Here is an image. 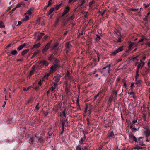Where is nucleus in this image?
Instances as JSON below:
<instances>
[{
    "label": "nucleus",
    "instance_id": "nucleus-60",
    "mask_svg": "<svg viewBox=\"0 0 150 150\" xmlns=\"http://www.w3.org/2000/svg\"><path fill=\"white\" fill-rule=\"evenodd\" d=\"M6 101H4V103L2 106V107H5V105H6Z\"/></svg>",
    "mask_w": 150,
    "mask_h": 150
},
{
    "label": "nucleus",
    "instance_id": "nucleus-15",
    "mask_svg": "<svg viewBox=\"0 0 150 150\" xmlns=\"http://www.w3.org/2000/svg\"><path fill=\"white\" fill-rule=\"evenodd\" d=\"M57 67V64H54L51 67V71H54L56 70Z\"/></svg>",
    "mask_w": 150,
    "mask_h": 150
},
{
    "label": "nucleus",
    "instance_id": "nucleus-35",
    "mask_svg": "<svg viewBox=\"0 0 150 150\" xmlns=\"http://www.w3.org/2000/svg\"><path fill=\"white\" fill-rule=\"evenodd\" d=\"M137 119L136 118L134 119L132 121L133 124H135L137 122Z\"/></svg>",
    "mask_w": 150,
    "mask_h": 150
},
{
    "label": "nucleus",
    "instance_id": "nucleus-58",
    "mask_svg": "<svg viewBox=\"0 0 150 150\" xmlns=\"http://www.w3.org/2000/svg\"><path fill=\"white\" fill-rule=\"evenodd\" d=\"M30 141L31 142H34V138L33 137L31 138Z\"/></svg>",
    "mask_w": 150,
    "mask_h": 150
},
{
    "label": "nucleus",
    "instance_id": "nucleus-13",
    "mask_svg": "<svg viewBox=\"0 0 150 150\" xmlns=\"http://www.w3.org/2000/svg\"><path fill=\"white\" fill-rule=\"evenodd\" d=\"M37 33L38 34L37 40H39L41 39L42 37L44 35V34L42 33H40L39 32H38Z\"/></svg>",
    "mask_w": 150,
    "mask_h": 150
},
{
    "label": "nucleus",
    "instance_id": "nucleus-28",
    "mask_svg": "<svg viewBox=\"0 0 150 150\" xmlns=\"http://www.w3.org/2000/svg\"><path fill=\"white\" fill-rule=\"evenodd\" d=\"M35 137L37 138L38 139V140L40 142H42L44 141V139L42 137L41 138H38V137H37L36 136H35Z\"/></svg>",
    "mask_w": 150,
    "mask_h": 150
},
{
    "label": "nucleus",
    "instance_id": "nucleus-10",
    "mask_svg": "<svg viewBox=\"0 0 150 150\" xmlns=\"http://www.w3.org/2000/svg\"><path fill=\"white\" fill-rule=\"evenodd\" d=\"M85 0H81L80 2L79 3L77 6V8L79 9L81 8V6L83 5V4L85 3Z\"/></svg>",
    "mask_w": 150,
    "mask_h": 150
},
{
    "label": "nucleus",
    "instance_id": "nucleus-62",
    "mask_svg": "<svg viewBox=\"0 0 150 150\" xmlns=\"http://www.w3.org/2000/svg\"><path fill=\"white\" fill-rule=\"evenodd\" d=\"M39 108V107L38 106V105H37L35 107V109L38 110Z\"/></svg>",
    "mask_w": 150,
    "mask_h": 150
},
{
    "label": "nucleus",
    "instance_id": "nucleus-45",
    "mask_svg": "<svg viewBox=\"0 0 150 150\" xmlns=\"http://www.w3.org/2000/svg\"><path fill=\"white\" fill-rule=\"evenodd\" d=\"M76 150H81V147L79 146H77Z\"/></svg>",
    "mask_w": 150,
    "mask_h": 150
},
{
    "label": "nucleus",
    "instance_id": "nucleus-54",
    "mask_svg": "<svg viewBox=\"0 0 150 150\" xmlns=\"http://www.w3.org/2000/svg\"><path fill=\"white\" fill-rule=\"evenodd\" d=\"M134 85V83H132L130 86V87L131 88H132Z\"/></svg>",
    "mask_w": 150,
    "mask_h": 150
},
{
    "label": "nucleus",
    "instance_id": "nucleus-48",
    "mask_svg": "<svg viewBox=\"0 0 150 150\" xmlns=\"http://www.w3.org/2000/svg\"><path fill=\"white\" fill-rule=\"evenodd\" d=\"M121 41H122V40H121V38H118V39L117 40V42H121Z\"/></svg>",
    "mask_w": 150,
    "mask_h": 150
},
{
    "label": "nucleus",
    "instance_id": "nucleus-25",
    "mask_svg": "<svg viewBox=\"0 0 150 150\" xmlns=\"http://www.w3.org/2000/svg\"><path fill=\"white\" fill-rule=\"evenodd\" d=\"M50 42H49L47 44L44 49L46 50H47L49 48L50 45Z\"/></svg>",
    "mask_w": 150,
    "mask_h": 150
},
{
    "label": "nucleus",
    "instance_id": "nucleus-47",
    "mask_svg": "<svg viewBox=\"0 0 150 150\" xmlns=\"http://www.w3.org/2000/svg\"><path fill=\"white\" fill-rule=\"evenodd\" d=\"M22 23V22L21 21H19L18 24L16 25V26H18L20 25Z\"/></svg>",
    "mask_w": 150,
    "mask_h": 150
},
{
    "label": "nucleus",
    "instance_id": "nucleus-46",
    "mask_svg": "<svg viewBox=\"0 0 150 150\" xmlns=\"http://www.w3.org/2000/svg\"><path fill=\"white\" fill-rule=\"evenodd\" d=\"M73 18V16H71L68 19V21H70V20H72V18Z\"/></svg>",
    "mask_w": 150,
    "mask_h": 150
},
{
    "label": "nucleus",
    "instance_id": "nucleus-6",
    "mask_svg": "<svg viewBox=\"0 0 150 150\" xmlns=\"http://www.w3.org/2000/svg\"><path fill=\"white\" fill-rule=\"evenodd\" d=\"M122 50L123 49L122 47H120L119 48L117 49L115 51L112 52L111 54L112 55H115L116 54L122 51Z\"/></svg>",
    "mask_w": 150,
    "mask_h": 150
},
{
    "label": "nucleus",
    "instance_id": "nucleus-51",
    "mask_svg": "<svg viewBox=\"0 0 150 150\" xmlns=\"http://www.w3.org/2000/svg\"><path fill=\"white\" fill-rule=\"evenodd\" d=\"M100 93H98L97 95L95 96H94V99H96L97 97H98L100 94Z\"/></svg>",
    "mask_w": 150,
    "mask_h": 150
},
{
    "label": "nucleus",
    "instance_id": "nucleus-21",
    "mask_svg": "<svg viewBox=\"0 0 150 150\" xmlns=\"http://www.w3.org/2000/svg\"><path fill=\"white\" fill-rule=\"evenodd\" d=\"M29 50L28 49H27L23 50L21 53L22 55H25L29 51Z\"/></svg>",
    "mask_w": 150,
    "mask_h": 150
},
{
    "label": "nucleus",
    "instance_id": "nucleus-17",
    "mask_svg": "<svg viewBox=\"0 0 150 150\" xmlns=\"http://www.w3.org/2000/svg\"><path fill=\"white\" fill-rule=\"evenodd\" d=\"M69 7L67 6L66 7L65 10L62 13V15L64 16L69 11Z\"/></svg>",
    "mask_w": 150,
    "mask_h": 150
},
{
    "label": "nucleus",
    "instance_id": "nucleus-57",
    "mask_svg": "<svg viewBox=\"0 0 150 150\" xmlns=\"http://www.w3.org/2000/svg\"><path fill=\"white\" fill-rule=\"evenodd\" d=\"M77 103V105H78V106L77 107V109L78 110H79V109H80L79 105V104L78 102Z\"/></svg>",
    "mask_w": 150,
    "mask_h": 150
},
{
    "label": "nucleus",
    "instance_id": "nucleus-36",
    "mask_svg": "<svg viewBox=\"0 0 150 150\" xmlns=\"http://www.w3.org/2000/svg\"><path fill=\"white\" fill-rule=\"evenodd\" d=\"M97 37L96 38V41H98L100 39V36L98 35H97Z\"/></svg>",
    "mask_w": 150,
    "mask_h": 150
},
{
    "label": "nucleus",
    "instance_id": "nucleus-49",
    "mask_svg": "<svg viewBox=\"0 0 150 150\" xmlns=\"http://www.w3.org/2000/svg\"><path fill=\"white\" fill-rule=\"evenodd\" d=\"M53 56L52 55H51L50 57L49 58V59L50 60H52V59L53 58Z\"/></svg>",
    "mask_w": 150,
    "mask_h": 150
},
{
    "label": "nucleus",
    "instance_id": "nucleus-4",
    "mask_svg": "<svg viewBox=\"0 0 150 150\" xmlns=\"http://www.w3.org/2000/svg\"><path fill=\"white\" fill-rule=\"evenodd\" d=\"M48 63L46 61H42L39 62V66L40 68H42V67L44 65L47 66L48 65Z\"/></svg>",
    "mask_w": 150,
    "mask_h": 150
},
{
    "label": "nucleus",
    "instance_id": "nucleus-12",
    "mask_svg": "<svg viewBox=\"0 0 150 150\" xmlns=\"http://www.w3.org/2000/svg\"><path fill=\"white\" fill-rule=\"evenodd\" d=\"M146 130L144 132L145 134L147 136H150V130L149 128H146Z\"/></svg>",
    "mask_w": 150,
    "mask_h": 150
},
{
    "label": "nucleus",
    "instance_id": "nucleus-27",
    "mask_svg": "<svg viewBox=\"0 0 150 150\" xmlns=\"http://www.w3.org/2000/svg\"><path fill=\"white\" fill-rule=\"evenodd\" d=\"M54 8H51L49 10L48 12V15H50L54 11Z\"/></svg>",
    "mask_w": 150,
    "mask_h": 150
},
{
    "label": "nucleus",
    "instance_id": "nucleus-23",
    "mask_svg": "<svg viewBox=\"0 0 150 150\" xmlns=\"http://www.w3.org/2000/svg\"><path fill=\"white\" fill-rule=\"evenodd\" d=\"M41 45V44L40 43H39L37 44H36L34 45L33 46V48H32V49L33 48H38L40 47V45Z\"/></svg>",
    "mask_w": 150,
    "mask_h": 150
},
{
    "label": "nucleus",
    "instance_id": "nucleus-33",
    "mask_svg": "<svg viewBox=\"0 0 150 150\" xmlns=\"http://www.w3.org/2000/svg\"><path fill=\"white\" fill-rule=\"evenodd\" d=\"M5 26L2 22H0V28H4Z\"/></svg>",
    "mask_w": 150,
    "mask_h": 150
},
{
    "label": "nucleus",
    "instance_id": "nucleus-22",
    "mask_svg": "<svg viewBox=\"0 0 150 150\" xmlns=\"http://www.w3.org/2000/svg\"><path fill=\"white\" fill-rule=\"evenodd\" d=\"M60 78L58 76H55L53 78L54 80L56 82H58L59 81Z\"/></svg>",
    "mask_w": 150,
    "mask_h": 150
},
{
    "label": "nucleus",
    "instance_id": "nucleus-39",
    "mask_svg": "<svg viewBox=\"0 0 150 150\" xmlns=\"http://www.w3.org/2000/svg\"><path fill=\"white\" fill-rule=\"evenodd\" d=\"M134 42L131 43L130 44V45L129 46V49H131L132 48V47L134 45Z\"/></svg>",
    "mask_w": 150,
    "mask_h": 150
},
{
    "label": "nucleus",
    "instance_id": "nucleus-61",
    "mask_svg": "<svg viewBox=\"0 0 150 150\" xmlns=\"http://www.w3.org/2000/svg\"><path fill=\"white\" fill-rule=\"evenodd\" d=\"M52 132H48V134L50 136H51L52 134Z\"/></svg>",
    "mask_w": 150,
    "mask_h": 150
},
{
    "label": "nucleus",
    "instance_id": "nucleus-20",
    "mask_svg": "<svg viewBox=\"0 0 150 150\" xmlns=\"http://www.w3.org/2000/svg\"><path fill=\"white\" fill-rule=\"evenodd\" d=\"M114 33L117 36H119L120 35V32L118 30L115 29V30L114 31Z\"/></svg>",
    "mask_w": 150,
    "mask_h": 150
},
{
    "label": "nucleus",
    "instance_id": "nucleus-1",
    "mask_svg": "<svg viewBox=\"0 0 150 150\" xmlns=\"http://www.w3.org/2000/svg\"><path fill=\"white\" fill-rule=\"evenodd\" d=\"M66 112L65 110H64L63 112H62L61 113H60V116H63V117H64V120L63 121L62 120V122L61 123L62 124V132L61 133L62 134L63 133V132L64 130V126H66V125H67V120H65V119L66 118Z\"/></svg>",
    "mask_w": 150,
    "mask_h": 150
},
{
    "label": "nucleus",
    "instance_id": "nucleus-14",
    "mask_svg": "<svg viewBox=\"0 0 150 150\" xmlns=\"http://www.w3.org/2000/svg\"><path fill=\"white\" fill-rule=\"evenodd\" d=\"M26 45L25 43H24L20 46H19L17 48V50L18 51H20Z\"/></svg>",
    "mask_w": 150,
    "mask_h": 150
},
{
    "label": "nucleus",
    "instance_id": "nucleus-26",
    "mask_svg": "<svg viewBox=\"0 0 150 150\" xmlns=\"http://www.w3.org/2000/svg\"><path fill=\"white\" fill-rule=\"evenodd\" d=\"M29 19V16L27 15H25V17L24 18L22 19V21H27V20H28Z\"/></svg>",
    "mask_w": 150,
    "mask_h": 150
},
{
    "label": "nucleus",
    "instance_id": "nucleus-31",
    "mask_svg": "<svg viewBox=\"0 0 150 150\" xmlns=\"http://www.w3.org/2000/svg\"><path fill=\"white\" fill-rule=\"evenodd\" d=\"M145 39H146V38L144 37H143L141 39L139 40L138 41V42L139 43L142 42Z\"/></svg>",
    "mask_w": 150,
    "mask_h": 150
},
{
    "label": "nucleus",
    "instance_id": "nucleus-63",
    "mask_svg": "<svg viewBox=\"0 0 150 150\" xmlns=\"http://www.w3.org/2000/svg\"><path fill=\"white\" fill-rule=\"evenodd\" d=\"M134 94V93L132 92H131L129 93V94L130 95H133V94Z\"/></svg>",
    "mask_w": 150,
    "mask_h": 150
},
{
    "label": "nucleus",
    "instance_id": "nucleus-64",
    "mask_svg": "<svg viewBox=\"0 0 150 150\" xmlns=\"http://www.w3.org/2000/svg\"><path fill=\"white\" fill-rule=\"evenodd\" d=\"M148 66H150V59L148 63Z\"/></svg>",
    "mask_w": 150,
    "mask_h": 150
},
{
    "label": "nucleus",
    "instance_id": "nucleus-43",
    "mask_svg": "<svg viewBox=\"0 0 150 150\" xmlns=\"http://www.w3.org/2000/svg\"><path fill=\"white\" fill-rule=\"evenodd\" d=\"M52 4V0H49V1H48V6H49L50 5H51Z\"/></svg>",
    "mask_w": 150,
    "mask_h": 150
},
{
    "label": "nucleus",
    "instance_id": "nucleus-53",
    "mask_svg": "<svg viewBox=\"0 0 150 150\" xmlns=\"http://www.w3.org/2000/svg\"><path fill=\"white\" fill-rule=\"evenodd\" d=\"M47 50H45V49L44 48L42 50V52L44 54H45V52H46Z\"/></svg>",
    "mask_w": 150,
    "mask_h": 150
},
{
    "label": "nucleus",
    "instance_id": "nucleus-19",
    "mask_svg": "<svg viewBox=\"0 0 150 150\" xmlns=\"http://www.w3.org/2000/svg\"><path fill=\"white\" fill-rule=\"evenodd\" d=\"M64 87L66 89L68 90L69 87V85L68 84V82L67 81H65L64 82Z\"/></svg>",
    "mask_w": 150,
    "mask_h": 150
},
{
    "label": "nucleus",
    "instance_id": "nucleus-34",
    "mask_svg": "<svg viewBox=\"0 0 150 150\" xmlns=\"http://www.w3.org/2000/svg\"><path fill=\"white\" fill-rule=\"evenodd\" d=\"M143 148L142 147H140L136 145L135 147L133 148V149H143Z\"/></svg>",
    "mask_w": 150,
    "mask_h": 150
},
{
    "label": "nucleus",
    "instance_id": "nucleus-16",
    "mask_svg": "<svg viewBox=\"0 0 150 150\" xmlns=\"http://www.w3.org/2000/svg\"><path fill=\"white\" fill-rule=\"evenodd\" d=\"M65 78L67 79H70L71 78V76L70 74V73L69 71H67V72L66 74L65 75Z\"/></svg>",
    "mask_w": 150,
    "mask_h": 150
},
{
    "label": "nucleus",
    "instance_id": "nucleus-2",
    "mask_svg": "<svg viewBox=\"0 0 150 150\" xmlns=\"http://www.w3.org/2000/svg\"><path fill=\"white\" fill-rule=\"evenodd\" d=\"M110 65L109 64L108 66L104 67L102 69H100V72L103 74H106L110 72Z\"/></svg>",
    "mask_w": 150,
    "mask_h": 150
},
{
    "label": "nucleus",
    "instance_id": "nucleus-11",
    "mask_svg": "<svg viewBox=\"0 0 150 150\" xmlns=\"http://www.w3.org/2000/svg\"><path fill=\"white\" fill-rule=\"evenodd\" d=\"M57 86L58 84L57 83H54V85L51 87V88H50V90H51L52 91H53L54 90L57 88Z\"/></svg>",
    "mask_w": 150,
    "mask_h": 150
},
{
    "label": "nucleus",
    "instance_id": "nucleus-8",
    "mask_svg": "<svg viewBox=\"0 0 150 150\" xmlns=\"http://www.w3.org/2000/svg\"><path fill=\"white\" fill-rule=\"evenodd\" d=\"M129 139H133V140L135 142L137 141V139L136 137L134 136L133 134L131 132L129 133Z\"/></svg>",
    "mask_w": 150,
    "mask_h": 150
},
{
    "label": "nucleus",
    "instance_id": "nucleus-44",
    "mask_svg": "<svg viewBox=\"0 0 150 150\" xmlns=\"http://www.w3.org/2000/svg\"><path fill=\"white\" fill-rule=\"evenodd\" d=\"M57 98V96L56 94H54V96L53 97V98L54 100H56Z\"/></svg>",
    "mask_w": 150,
    "mask_h": 150
},
{
    "label": "nucleus",
    "instance_id": "nucleus-37",
    "mask_svg": "<svg viewBox=\"0 0 150 150\" xmlns=\"http://www.w3.org/2000/svg\"><path fill=\"white\" fill-rule=\"evenodd\" d=\"M139 130V129L136 128L135 127H133L132 130V132H135L136 131H138Z\"/></svg>",
    "mask_w": 150,
    "mask_h": 150
},
{
    "label": "nucleus",
    "instance_id": "nucleus-40",
    "mask_svg": "<svg viewBox=\"0 0 150 150\" xmlns=\"http://www.w3.org/2000/svg\"><path fill=\"white\" fill-rule=\"evenodd\" d=\"M38 53V52H35L32 57V58H34L35 56H36Z\"/></svg>",
    "mask_w": 150,
    "mask_h": 150
},
{
    "label": "nucleus",
    "instance_id": "nucleus-3",
    "mask_svg": "<svg viewBox=\"0 0 150 150\" xmlns=\"http://www.w3.org/2000/svg\"><path fill=\"white\" fill-rule=\"evenodd\" d=\"M71 45L69 42H67L65 45V52L66 54H67L69 51H70L71 48Z\"/></svg>",
    "mask_w": 150,
    "mask_h": 150
},
{
    "label": "nucleus",
    "instance_id": "nucleus-7",
    "mask_svg": "<svg viewBox=\"0 0 150 150\" xmlns=\"http://www.w3.org/2000/svg\"><path fill=\"white\" fill-rule=\"evenodd\" d=\"M140 62L138 63V65H137V69H138V70L140 68L142 69L145 64V62H143L142 60H140Z\"/></svg>",
    "mask_w": 150,
    "mask_h": 150
},
{
    "label": "nucleus",
    "instance_id": "nucleus-32",
    "mask_svg": "<svg viewBox=\"0 0 150 150\" xmlns=\"http://www.w3.org/2000/svg\"><path fill=\"white\" fill-rule=\"evenodd\" d=\"M61 4H62L61 3L59 5H57L56 6L54 7V9H56V10H58Z\"/></svg>",
    "mask_w": 150,
    "mask_h": 150
},
{
    "label": "nucleus",
    "instance_id": "nucleus-9",
    "mask_svg": "<svg viewBox=\"0 0 150 150\" xmlns=\"http://www.w3.org/2000/svg\"><path fill=\"white\" fill-rule=\"evenodd\" d=\"M33 7H32L28 9V10L26 12V13H25V14H28L29 15H31L32 14V12H33Z\"/></svg>",
    "mask_w": 150,
    "mask_h": 150
},
{
    "label": "nucleus",
    "instance_id": "nucleus-56",
    "mask_svg": "<svg viewBox=\"0 0 150 150\" xmlns=\"http://www.w3.org/2000/svg\"><path fill=\"white\" fill-rule=\"evenodd\" d=\"M38 84L39 85H42L41 83V80H40L38 82Z\"/></svg>",
    "mask_w": 150,
    "mask_h": 150
},
{
    "label": "nucleus",
    "instance_id": "nucleus-24",
    "mask_svg": "<svg viewBox=\"0 0 150 150\" xmlns=\"http://www.w3.org/2000/svg\"><path fill=\"white\" fill-rule=\"evenodd\" d=\"M95 1L93 0L91 2L89 3V6L90 8H91L92 6L95 3Z\"/></svg>",
    "mask_w": 150,
    "mask_h": 150
},
{
    "label": "nucleus",
    "instance_id": "nucleus-52",
    "mask_svg": "<svg viewBox=\"0 0 150 150\" xmlns=\"http://www.w3.org/2000/svg\"><path fill=\"white\" fill-rule=\"evenodd\" d=\"M73 1H74V2H75L76 1V0H69L68 2L69 3H70L71 2Z\"/></svg>",
    "mask_w": 150,
    "mask_h": 150
},
{
    "label": "nucleus",
    "instance_id": "nucleus-59",
    "mask_svg": "<svg viewBox=\"0 0 150 150\" xmlns=\"http://www.w3.org/2000/svg\"><path fill=\"white\" fill-rule=\"evenodd\" d=\"M136 80V83L137 84H138L139 83V80Z\"/></svg>",
    "mask_w": 150,
    "mask_h": 150
},
{
    "label": "nucleus",
    "instance_id": "nucleus-50",
    "mask_svg": "<svg viewBox=\"0 0 150 150\" xmlns=\"http://www.w3.org/2000/svg\"><path fill=\"white\" fill-rule=\"evenodd\" d=\"M30 88L29 87H28V88H24L23 89V90L24 91H27Z\"/></svg>",
    "mask_w": 150,
    "mask_h": 150
},
{
    "label": "nucleus",
    "instance_id": "nucleus-18",
    "mask_svg": "<svg viewBox=\"0 0 150 150\" xmlns=\"http://www.w3.org/2000/svg\"><path fill=\"white\" fill-rule=\"evenodd\" d=\"M35 67L34 66H33L32 67V70L30 71L29 74V77H30L33 73L35 71Z\"/></svg>",
    "mask_w": 150,
    "mask_h": 150
},
{
    "label": "nucleus",
    "instance_id": "nucleus-29",
    "mask_svg": "<svg viewBox=\"0 0 150 150\" xmlns=\"http://www.w3.org/2000/svg\"><path fill=\"white\" fill-rule=\"evenodd\" d=\"M139 70H138V69H137V70L136 71V76H135V80H137V78L139 76Z\"/></svg>",
    "mask_w": 150,
    "mask_h": 150
},
{
    "label": "nucleus",
    "instance_id": "nucleus-41",
    "mask_svg": "<svg viewBox=\"0 0 150 150\" xmlns=\"http://www.w3.org/2000/svg\"><path fill=\"white\" fill-rule=\"evenodd\" d=\"M113 132L112 131L109 134V136L110 137H113Z\"/></svg>",
    "mask_w": 150,
    "mask_h": 150
},
{
    "label": "nucleus",
    "instance_id": "nucleus-38",
    "mask_svg": "<svg viewBox=\"0 0 150 150\" xmlns=\"http://www.w3.org/2000/svg\"><path fill=\"white\" fill-rule=\"evenodd\" d=\"M50 74L49 73L46 74H45V75L44 76L43 78H47V77L49 76Z\"/></svg>",
    "mask_w": 150,
    "mask_h": 150
},
{
    "label": "nucleus",
    "instance_id": "nucleus-30",
    "mask_svg": "<svg viewBox=\"0 0 150 150\" xmlns=\"http://www.w3.org/2000/svg\"><path fill=\"white\" fill-rule=\"evenodd\" d=\"M17 53V51L16 50H13L11 52L12 54L15 55Z\"/></svg>",
    "mask_w": 150,
    "mask_h": 150
},
{
    "label": "nucleus",
    "instance_id": "nucleus-5",
    "mask_svg": "<svg viewBox=\"0 0 150 150\" xmlns=\"http://www.w3.org/2000/svg\"><path fill=\"white\" fill-rule=\"evenodd\" d=\"M59 45V43H56L54 45V46L52 47V51H54V52L57 51L58 49V46Z\"/></svg>",
    "mask_w": 150,
    "mask_h": 150
},
{
    "label": "nucleus",
    "instance_id": "nucleus-55",
    "mask_svg": "<svg viewBox=\"0 0 150 150\" xmlns=\"http://www.w3.org/2000/svg\"><path fill=\"white\" fill-rule=\"evenodd\" d=\"M138 8L136 9V8H132L131 9V10L133 11H135L137 10H138Z\"/></svg>",
    "mask_w": 150,
    "mask_h": 150
},
{
    "label": "nucleus",
    "instance_id": "nucleus-42",
    "mask_svg": "<svg viewBox=\"0 0 150 150\" xmlns=\"http://www.w3.org/2000/svg\"><path fill=\"white\" fill-rule=\"evenodd\" d=\"M21 3H19V4H17L16 6V8H18V7H20L21 6Z\"/></svg>",
    "mask_w": 150,
    "mask_h": 150
}]
</instances>
